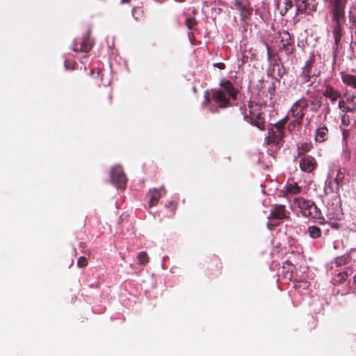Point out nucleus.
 Listing matches in <instances>:
<instances>
[{"label":"nucleus","instance_id":"obj_23","mask_svg":"<svg viewBox=\"0 0 356 356\" xmlns=\"http://www.w3.org/2000/svg\"><path fill=\"white\" fill-rule=\"evenodd\" d=\"M348 18L350 28L356 27V6H353L350 8Z\"/></svg>","mask_w":356,"mask_h":356},{"label":"nucleus","instance_id":"obj_32","mask_svg":"<svg viewBox=\"0 0 356 356\" xmlns=\"http://www.w3.org/2000/svg\"><path fill=\"white\" fill-rule=\"evenodd\" d=\"M185 24L190 30H193L197 24V20L195 17H189L186 19Z\"/></svg>","mask_w":356,"mask_h":356},{"label":"nucleus","instance_id":"obj_38","mask_svg":"<svg viewBox=\"0 0 356 356\" xmlns=\"http://www.w3.org/2000/svg\"><path fill=\"white\" fill-rule=\"evenodd\" d=\"M342 136L343 140L346 141L350 136V131L348 129H342Z\"/></svg>","mask_w":356,"mask_h":356},{"label":"nucleus","instance_id":"obj_21","mask_svg":"<svg viewBox=\"0 0 356 356\" xmlns=\"http://www.w3.org/2000/svg\"><path fill=\"white\" fill-rule=\"evenodd\" d=\"M345 169L339 168L336 177L334 179V182L336 184L335 191L338 192L340 188L343 186L345 179Z\"/></svg>","mask_w":356,"mask_h":356},{"label":"nucleus","instance_id":"obj_11","mask_svg":"<svg viewBox=\"0 0 356 356\" xmlns=\"http://www.w3.org/2000/svg\"><path fill=\"white\" fill-rule=\"evenodd\" d=\"M348 0H330L331 17H345V8Z\"/></svg>","mask_w":356,"mask_h":356},{"label":"nucleus","instance_id":"obj_2","mask_svg":"<svg viewBox=\"0 0 356 356\" xmlns=\"http://www.w3.org/2000/svg\"><path fill=\"white\" fill-rule=\"evenodd\" d=\"M263 106L252 101H249L248 105L240 107V111L244 120L257 127L259 130H265V117L262 111Z\"/></svg>","mask_w":356,"mask_h":356},{"label":"nucleus","instance_id":"obj_7","mask_svg":"<svg viewBox=\"0 0 356 356\" xmlns=\"http://www.w3.org/2000/svg\"><path fill=\"white\" fill-rule=\"evenodd\" d=\"M319 5V0H296V14L314 16Z\"/></svg>","mask_w":356,"mask_h":356},{"label":"nucleus","instance_id":"obj_12","mask_svg":"<svg viewBox=\"0 0 356 356\" xmlns=\"http://www.w3.org/2000/svg\"><path fill=\"white\" fill-rule=\"evenodd\" d=\"M356 96L353 95L346 99H341L338 102L339 108L343 113H355L356 112Z\"/></svg>","mask_w":356,"mask_h":356},{"label":"nucleus","instance_id":"obj_28","mask_svg":"<svg viewBox=\"0 0 356 356\" xmlns=\"http://www.w3.org/2000/svg\"><path fill=\"white\" fill-rule=\"evenodd\" d=\"M286 53V55L290 56L294 51V45L293 42L283 43L281 47Z\"/></svg>","mask_w":356,"mask_h":356},{"label":"nucleus","instance_id":"obj_16","mask_svg":"<svg viewBox=\"0 0 356 356\" xmlns=\"http://www.w3.org/2000/svg\"><path fill=\"white\" fill-rule=\"evenodd\" d=\"M166 193L164 186H161L159 189L153 188L149 191L147 196L149 197L148 205L149 207H154L157 204L159 199Z\"/></svg>","mask_w":356,"mask_h":356},{"label":"nucleus","instance_id":"obj_41","mask_svg":"<svg viewBox=\"0 0 356 356\" xmlns=\"http://www.w3.org/2000/svg\"><path fill=\"white\" fill-rule=\"evenodd\" d=\"M215 261H216V266L217 268H219V269H221L222 268V264L221 262L220 261V260L218 259H215Z\"/></svg>","mask_w":356,"mask_h":356},{"label":"nucleus","instance_id":"obj_24","mask_svg":"<svg viewBox=\"0 0 356 356\" xmlns=\"http://www.w3.org/2000/svg\"><path fill=\"white\" fill-rule=\"evenodd\" d=\"M348 277V274L347 272L343 271L335 275V277L333 279V284L334 285H339L345 282L346 278Z\"/></svg>","mask_w":356,"mask_h":356},{"label":"nucleus","instance_id":"obj_19","mask_svg":"<svg viewBox=\"0 0 356 356\" xmlns=\"http://www.w3.org/2000/svg\"><path fill=\"white\" fill-rule=\"evenodd\" d=\"M313 149L312 142H303L298 145V156H307V153Z\"/></svg>","mask_w":356,"mask_h":356},{"label":"nucleus","instance_id":"obj_34","mask_svg":"<svg viewBox=\"0 0 356 356\" xmlns=\"http://www.w3.org/2000/svg\"><path fill=\"white\" fill-rule=\"evenodd\" d=\"M88 265V259L85 257H80L77 261V266L79 268H85Z\"/></svg>","mask_w":356,"mask_h":356},{"label":"nucleus","instance_id":"obj_39","mask_svg":"<svg viewBox=\"0 0 356 356\" xmlns=\"http://www.w3.org/2000/svg\"><path fill=\"white\" fill-rule=\"evenodd\" d=\"M213 67H217L220 70H225L226 66L224 63H216L213 64Z\"/></svg>","mask_w":356,"mask_h":356},{"label":"nucleus","instance_id":"obj_25","mask_svg":"<svg viewBox=\"0 0 356 356\" xmlns=\"http://www.w3.org/2000/svg\"><path fill=\"white\" fill-rule=\"evenodd\" d=\"M280 4L283 5V8L280 10V14L284 15L287 11L293 6V0H281Z\"/></svg>","mask_w":356,"mask_h":356},{"label":"nucleus","instance_id":"obj_22","mask_svg":"<svg viewBox=\"0 0 356 356\" xmlns=\"http://www.w3.org/2000/svg\"><path fill=\"white\" fill-rule=\"evenodd\" d=\"M307 233L312 238H318L321 236V229L317 226H309Z\"/></svg>","mask_w":356,"mask_h":356},{"label":"nucleus","instance_id":"obj_31","mask_svg":"<svg viewBox=\"0 0 356 356\" xmlns=\"http://www.w3.org/2000/svg\"><path fill=\"white\" fill-rule=\"evenodd\" d=\"M241 16L243 18H248L252 14V9L243 4V6L239 9Z\"/></svg>","mask_w":356,"mask_h":356},{"label":"nucleus","instance_id":"obj_8","mask_svg":"<svg viewBox=\"0 0 356 356\" xmlns=\"http://www.w3.org/2000/svg\"><path fill=\"white\" fill-rule=\"evenodd\" d=\"M110 177L112 183L118 188L124 189L126 187L127 178L122 166L115 165L112 168Z\"/></svg>","mask_w":356,"mask_h":356},{"label":"nucleus","instance_id":"obj_6","mask_svg":"<svg viewBox=\"0 0 356 356\" xmlns=\"http://www.w3.org/2000/svg\"><path fill=\"white\" fill-rule=\"evenodd\" d=\"M308 106L309 103L307 99L302 97L292 104L286 116L289 117L291 115V118L303 122V119Z\"/></svg>","mask_w":356,"mask_h":356},{"label":"nucleus","instance_id":"obj_29","mask_svg":"<svg viewBox=\"0 0 356 356\" xmlns=\"http://www.w3.org/2000/svg\"><path fill=\"white\" fill-rule=\"evenodd\" d=\"M349 257L346 255H343L341 257H337L335 259L334 263L337 266H341L342 265H345L348 263Z\"/></svg>","mask_w":356,"mask_h":356},{"label":"nucleus","instance_id":"obj_15","mask_svg":"<svg viewBox=\"0 0 356 356\" xmlns=\"http://www.w3.org/2000/svg\"><path fill=\"white\" fill-rule=\"evenodd\" d=\"M288 214L289 212L286 211L284 205L275 204L273 207L268 218L270 220H283L289 218Z\"/></svg>","mask_w":356,"mask_h":356},{"label":"nucleus","instance_id":"obj_36","mask_svg":"<svg viewBox=\"0 0 356 356\" xmlns=\"http://www.w3.org/2000/svg\"><path fill=\"white\" fill-rule=\"evenodd\" d=\"M310 104H311V105L313 106V107L311 108V111H313V112H317L318 110L322 106L321 101H317V102L312 101L310 102Z\"/></svg>","mask_w":356,"mask_h":356},{"label":"nucleus","instance_id":"obj_44","mask_svg":"<svg viewBox=\"0 0 356 356\" xmlns=\"http://www.w3.org/2000/svg\"><path fill=\"white\" fill-rule=\"evenodd\" d=\"M353 283L356 284V276L354 277Z\"/></svg>","mask_w":356,"mask_h":356},{"label":"nucleus","instance_id":"obj_9","mask_svg":"<svg viewBox=\"0 0 356 356\" xmlns=\"http://www.w3.org/2000/svg\"><path fill=\"white\" fill-rule=\"evenodd\" d=\"M314 63V57L312 56L309 60H308L305 66L302 68L301 73L300 74V78L302 81V83H307L310 81L311 78L313 76H320L321 72L318 71L316 73H312L313 64Z\"/></svg>","mask_w":356,"mask_h":356},{"label":"nucleus","instance_id":"obj_10","mask_svg":"<svg viewBox=\"0 0 356 356\" xmlns=\"http://www.w3.org/2000/svg\"><path fill=\"white\" fill-rule=\"evenodd\" d=\"M299 158V167L302 172L312 173L317 168L318 163L313 156L307 155Z\"/></svg>","mask_w":356,"mask_h":356},{"label":"nucleus","instance_id":"obj_45","mask_svg":"<svg viewBox=\"0 0 356 356\" xmlns=\"http://www.w3.org/2000/svg\"><path fill=\"white\" fill-rule=\"evenodd\" d=\"M307 120L308 121V123H309V122H310V121H311V120H310L309 119H308V118H307Z\"/></svg>","mask_w":356,"mask_h":356},{"label":"nucleus","instance_id":"obj_35","mask_svg":"<svg viewBox=\"0 0 356 356\" xmlns=\"http://www.w3.org/2000/svg\"><path fill=\"white\" fill-rule=\"evenodd\" d=\"M165 207L170 211V216H173L177 209V205L173 202H169L165 204Z\"/></svg>","mask_w":356,"mask_h":356},{"label":"nucleus","instance_id":"obj_3","mask_svg":"<svg viewBox=\"0 0 356 356\" xmlns=\"http://www.w3.org/2000/svg\"><path fill=\"white\" fill-rule=\"evenodd\" d=\"M293 203L299 209L302 216L311 219H321L323 218L321 210L312 200L298 197L293 199Z\"/></svg>","mask_w":356,"mask_h":356},{"label":"nucleus","instance_id":"obj_43","mask_svg":"<svg viewBox=\"0 0 356 356\" xmlns=\"http://www.w3.org/2000/svg\"><path fill=\"white\" fill-rule=\"evenodd\" d=\"M130 0H121V3H129Z\"/></svg>","mask_w":356,"mask_h":356},{"label":"nucleus","instance_id":"obj_5","mask_svg":"<svg viewBox=\"0 0 356 356\" xmlns=\"http://www.w3.org/2000/svg\"><path fill=\"white\" fill-rule=\"evenodd\" d=\"M344 20L345 17H331V29L336 50H338L341 47V40L345 34L343 28Z\"/></svg>","mask_w":356,"mask_h":356},{"label":"nucleus","instance_id":"obj_1","mask_svg":"<svg viewBox=\"0 0 356 356\" xmlns=\"http://www.w3.org/2000/svg\"><path fill=\"white\" fill-rule=\"evenodd\" d=\"M220 88L211 91V97L208 91L204 93V105L207 106L213 101L218 108H225L232 106V101L236 99L238 90L229 80L222 79Z\"/></svg>","mask_w":356,"mask_h":356},{"label":"nucleus","instance_id":"obj_14","mask_svg":"<svg viewBox=\"0 0 356 356\" xmlns=\"http://www.w3.org/2000/svg\"><path fill=\"white\" fill-rule=\"evenodd\" d=\"M322 95L330 99L332 104H334L338 99H342L341 92L330 83L325 84Z\"/></svg>","mask_w":356,"mask_h":356},{"label":"nucleus","instance_id":"obj_13","mask_svg":"<svg viewBox=\"0 0 356 356\" xmlns=\"http://www.w3.org/2000/svg\"><path fill=\"white\" fill-rule=\"evenodd\" d=\"M92 48V43L90 42V34L88 32L80 42L75 40L73 44L72 49L75 52L87 53Z\"/></svg>","mask_w":356,"mask_h":356},{"label":"nucleus","instance_id":"obj_26","mask_svg":"<svg viewBox=\"0 0 356 356\" xmlns=\"http://www.w3.org/2000/svg\"><path fill=\"white\" fill-rule=\"evenodd\" d=\"M302 124V122L294 119L291 121L287 126V131L290 133L294 132L297 128H300Z\"/></svg>","mask_w":356,"mask_h":356},{"label":"nucleus","instance_id":"obj_30","mask_svg":"<svg viewBox=\"0 0 356 356\" xmlns=\"http://www.w3.org/2000/svg\"><path fill=\"white\" fill-rule=\"evenodd\" d=\"M280 42L283 43L291 42V38L290 33L287 31L280 33Z\"/></svg>","mask_w":356,"mask_h":356},{"label":"nucleus","instance_id":"obj_20","mask_svg":"<svg viewBox=\"0 0 356 356\" xmlns=\"http://www.w3.org/2000/svg\"><path fill=\"white\" fill-rule=\"evenodd\" d=\"M301 190H302L301 187L299 186L296 182H292V183L287 182V184L285 186V191H283L284 195L286 196L289 194L297 195V194L300 193Z\"/></svg>","mask_w":356,"mask_h":356},{"label":"nucleus","instance_id":"obj_17","mask_svg":"<svg viewBox=\"0 0 356 356\" xmlns=\"http://www.w3.org/2000/svg\"><path fill=\"white\" fill-rule=\"evenodd\" d=\"M329 138V129L326 125L317 128L315 131L314 140L316 143H323Z\"/></svg>","mask_w":356,"mask_h":356},{"label":"nucleus","instance_id":"obj_40","mask_svg":"<svg viewBox=\"0 0 356 356\" xmlns=\"http://www.w3.org/2000/svg\"><path fill=\"white\" fill-rule=\"evenodd\" d=\"M264 43L265 46L266 47V49H267V57H268V59L270 60V57H271V55H270V47L267 44V42H264Z\"/></svg>","mask_w":356,"mask_h":356},{"label":"nucleus","instance_id":"obj_37","mask_svg":"<svg viewBox=\"0 0 356 356\" xmlns=\"http://www.w3.org/2000/svg\"><path fill=\"white\" fill-rule=\"evenodd\" d=\"M233 5L236 9L238 10L243 6L242 0H234Z\"/></svg>","mask_w":356,"mask_h":356},{"label":"nucleus","instance_id":"obj_4","mask_svg":"<svg viewBox=\"0 0 356 356\" xmlns=\"http://www.w3.org/2000/svg\"><path fill=\"white\" fill-rule=\"evenodd\" d=\"M288 120L289 117L285 116L268 128V136L266 137V142L268 145L279 146L282 144L284 136V127Z\"/></svg>","mask_w":356,"mask_h":356},{"label":"nucleus","instance_id":"obj_27","mask_svg":"<svg viewBox=\"0 0 356 356\" xmlns=\"http://www.w3.org/2000/svg\"><path fill=\"white\" fill-rule=\"evenodd\" d=\"M137 259L138 264L143 266H145L149 263V258L146 252H140L137 255Z\"/></svg>","mask_w":356,"mask_h":356},{"label":"nucleus","instance_id":"obj_42","mask_svg":"<svg viewBox=\"0 0 356 356\" xmlns=\"http://www.w3.org/2000/svg\"><path fill=\"white\" fill-rule=\"evenodd\" d=\"M108 103L111 104L112 101V95L111 93L108 94Z\"/></svg>","mask_w":356,"mask_h":356},{"label":"nucleus","instance_id":"obj_33","mask_svg":"<svg viewBox=\"0 0 356 356\" xmlns=\"http://www.w3.org/2000/svg\"><path fill=\"white\" fill-rule=\"evenodd\" d=\"M348 113H345L341 115V125L347 127L350 123V120L349 115H347Z\"/></svg>","mask_w":356,"mask_h":356},{"label":"nucleus","instance_id":"obj_18","mask_svg":"<svg viewBox=\"0 0 356 356\" xmlns=\"http://www.w3.org/2000/svg\"><path fill=\"white\" fill-rule=\"evenodd\" d=\"M340 74L343 83L356 90V76L346 72H341Z\"/></svg>","mask_w":356,"mask_h":356}]
</instances>
